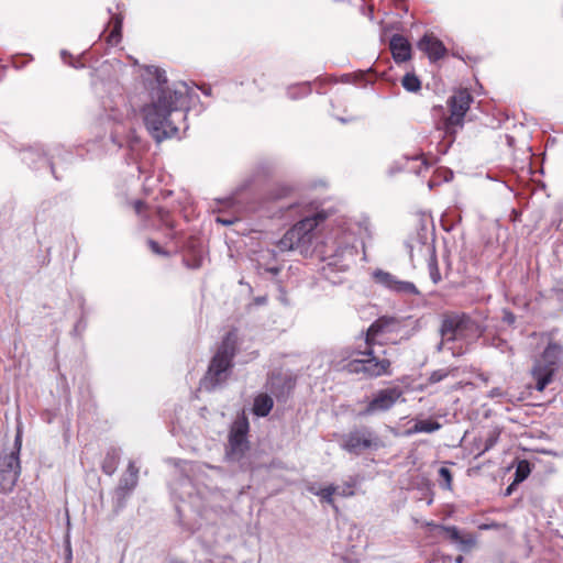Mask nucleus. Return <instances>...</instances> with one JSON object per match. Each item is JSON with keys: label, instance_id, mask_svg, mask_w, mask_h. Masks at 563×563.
<instances>
[{"label": "nucleus", "instance_id": "obj_1", "mask_svg": "<svg viewBox=\"0 0 563 563\" xmlns=\"http://www.w3.org/2000/svg\"><path fill=\"white\" fill-rule=\"evenodd\" d=\"M147 71L155 78V86L151 88V102L142 109L143 119L153 139L162 142L177 135L178 122L186 119L191 89L185 82L173 89L167 87L166 73L158 67H148Z\"/></svg>", "mask_w": 563, "mask_h": 563}, {"label": "nucleus", "instance_id": "obj_2", "mask_svg": "<svg viewBox=\"0 0 563 563\" xmlns=\"http://www.w3.org/2000/svg\"><path fill=\"white\" fill-rule=\"evenodd\" d=\"M360 230V224L342 219L324 242V264L321 267V275L330 283H342L340 274L345 273L355 262L356 235Z\"/></svg>", "mask_w": 563, "mask_h": 563}, {"label": "nucleus", "instance_id": "obj_3", "mask_svg": "<svg viewBox=\"0 0 563 563\" xmlns=\"http://www.w3.org/2000/svg\"><path fill=\"white\" fill-rule=\"evenodd\" d=\"M113 90L102 100L106 117L117 124V128L111 132V139L120 147L128 145L133 150L140 144V140L132 133L130 122L135 115V110L126 102L121 87L115 85Z\"/></svg>", "mask_w": 563, "mask_h": 563}, {"label": "nucleus", "instance_id": "obj_4", "mask_svg": "<svg viewBox=\"0 0 563 563\" xmlns=\"http://www.w3.org/2000/svg\"><path fill=\"white\" fill-rule=\"evenodd\" d=\"M394 322L393 319L379 318L367 330L364 340L354 349L342 350V361L352 358L354 355L366 356L365 376L376 378L384 375H390V361L378 358L375 352V345L380 344L378 335L387 330Z\"/></svg>", "mask_w": 563, "mask_h": 563}, {"label": "nucleus", "instance_id": "obj_5", "mask_svg": "<svg viewBox=\"0 0 563 563\" xmlns=\"http://www.w3.org/2000/svg\"><path fill=\"white\" fill-rule=\"evenodd\" d=\"M299 214L302 217L301 220L294 224L278 242V247L283 252L295 249H300L301 252L307 251L312 243L314 229L325 219V213L319 211L313 203L302 207Z\"/></svg>", "mask_w": 563, "mask_h": 563}, {"label": "nucleus", "instance_id": "obj_6", "mask_svg": "<svg viewBox=\"0 0 563 563\" xmlns=\"http://www.w3.org/2000/svg\"><path fill=\"white\" fill-rule=\"evenodd\" d=\"M236 341V331L233 330L228 332L216 355L211 360L207 375L200 383V388L211 391L227 380L232 367Z\"/></svg>", "mask_w": 563, "mask_h": 563}, {"label": "nucleus", "instance_id": "obj_7", "mask_svg": "<svg viewBox=\"0 0 563 563\" xmlns=\"http://www.w3.org/2000/svg\"><path fill=\"white\" fill-rule=\"evenodd\" d=\"M563 356V349L559 343L551 342L544 351L534 360L531 375L536 382V389L542 391L552 383L559 371Z\"/></svg>", "mask_w": 563, "mask_h": 563}, {"label": "nucleus", "instance_id": "obj_8", "mask_svg": "<svg viewBox=\"0 0 563 563\" xmlns=\"http://www.w3.org/2000/svg\"><path fill=\"white\" fill-rule=\"evenodd\" d=\"M442 343L439 349H442L448 342L456 340H473L479 335V329L476 321L468 316L452 314L443 320L441 327Z\"/></svg>", "mask_w": 563, "mask_h": 563}, {"label": "nucleus", "instance_id": "obj_9", "mask_svg": "<svg viewBox=\"0 0 563 563\" xmlns=\"http://www.w3.org/2000/svg\"><path fill=\"white\" fill-rule=\"evenodd\" d=\"M22 446V429L18 426L14 439V451L0 457V492L10 493L20 476L19 454Z\"/></svg>", "mask_w": 563, "mask_h": 563}, {"label": "nucleus", "instance_id": "obj_10", "mask_svg": "<svg viewBox=\"0 0 563 563\" xmlns=\"http://www.w3.org/2000/svg\"><path fill=\"white\" fill-rule=\"evenodd\" d=\"M379 440L368 428L362 427L343 434L340 440L341 448L352 454H361L365 450L376 449Z\"/></svg>", "mask_w": 563, "mask_h": 563}, {"label": "nucleus", "instance_id": "obj_11", "mask_svg": "<svg viewBox=\"0 0 563 563\" xmlns=\"http://www.w3.org/2000/svg\"><path fill=\"white\" fill-rule=\"evenodd\" d=\"M472 96L466 90H460L449 100L450 115L443 123L446 134H453L456 128L463 125V120L470 109Z\"/></svg>", "mask_w": 563, "mask_h": 563}, {"label": "nucleus", "instance_id": "obj_12", "mask_svg": "<svg viewBox=\"0 0 563 563\" xmlns=\"http://www.w3.org/2000/svg\"><path fill=\"white\" fill-rule=\"evenodd\" d=\"M428 526L432 527L434 530L443 532L445 538L455 544L457 550L461 552H468L476 545V538L474 534L462 531L455 526H443L437 523H428Z\"/></svg>", "mask_w": 563, "mask_h": 563}, {"label": "nucleus", "instance_id": "obj_13", "mask_svg": "<svg viewBox=\"0 0 563 563\" xmlns=\"http://www.w3.org/2000/svg\"><path fill=\"white\" fill-rule=\"evenodd\" d=\"M428 526L432 527L434 530L443 532L445 538L455 544L457 550L461 552H468L476 545V538L474 534L462 531L455 526H443L437 523H428Z\"/></svg>", "mask_w": 563, "mask_h": 563}, {"label": "nucleus", "instance_id": "obj_14", "mask_svg": "<svg viewBox=\"0 0 563 563\" xmlns=\"http://www.w3.org/2000/svg\"><path fill=\"white\" fill-rule=\"evenodd\" d=\"M401 396L402 390L399 387L380 389L368 402L367 407L363 411V415L369 416L378 411L389 410Z\"/></svg>", "mask_w": 563, "mask_h": 563}, {"label": "nucleus", "instance_id": "obj_15", "mask_svg": "<svg viewBox=\"0 0 563 563\" xmlns=\"http://www.w3.org/2000/svg\"><path fill=\"white\" fill-rule=\"evenodd\" d=\"M249 431V422L246 418H241L234 421L230 435L228 455L231 460H235L246 449V434Z\"/></svg>", "mask_w": 563, "mask_h": 563}, {"label": "nucleus", "instance_id": "obj_16", "mask_svg": "<svg viewBox=\"0 0 563 563\" xmlns=\"http://www.w3.org/2000/svg\"><path fill=\"white\" fill-rule=\"evenodd\" d=\"M373 277L376 283L380 284L382 286H384L385 288H387L391 291L399 292V294H409V295H418L419 294V290L417 289L415 284H412L410 282H406V280H400L396 276H394L393 274H390L388 272H385L382 269H376L373 273Z\"/></svg>", "mask_w": 563, "mask_h": 563}, {"label": "nucleus", "instance_id": "obj_17", "mask_svg": "<svg viewBox=\"0 0 563 563\" xmlns=\"http://www.w3.org/2000/svg\"><path fill=\"white\" fill-rule=\"evenodd\" d=\"M418 48L423 52L430 62H438L446 55V47L433 34H424L418 42Z\"/></svg>", "mask_w": 563, "mask_h": 563}, {"label": "nucleus", "instance_id": "obj_18", "mask_svg": "<svg viewBox=\"0 0 563 563\" xmlns=\"http://www.w3.org/2000/svg\"><path fill=\"white\" fill-rule=\"evenodd\" d=\"M389 47L396 63H405L411 58L410 43L402 35L395 34L390 38Z\"/></svg>", "mask_w": 563, "mask_h": 563}, {"label": "nucleus", "instance_id": "obj_19", "mask_svg": "<svg viewBox=\"0 0 563 563\" xmlns=\"http://www.w3.org/2000/svg\"><path fill=\"white\" fill-rule=\"evenodd\" d=\"M420 251L427 256L428 271L432 283L438 284L441 280V274L438 266L434 246L431 244H423L420 246Z\"/></svg>", "mask_w": 563, "mask_h": 563}, {"label": "nucleus", "instance_id": "obj_20", "mask_svg": "<svg viewBox=\"0 0 563 563\" xmlns=\"http://www.w3.org/2000/svg\"><path fill=\"white\" fill-rule=\"evenodd\" d=\"M336 489L338 488L333 484L325 487H320L317 483H309L307 485V490L309 493L318 496L322 503L331 505L335 510H338V507L334 504L333 496L335 495Z\"/></svg>", "mask_w": 563, "mask_h": 563}, {"label": "nucleus", "instance_id": "obj_21", "mask_svg": "<svg viewBox=\"0 0 563 563\" xmlns=\"http://www.w3.org/2000/svg\"><path fill=\"white\" fill-rule=\"evenodd\" d=\"M342 351L339 352L338 357L340 361L333 360L332 363L338 369H345L351 374H364L365 375V358H349L342 361Z\"/></svg>", "mask_w": 563, "mask_h": 563}, {"label": "nucleus", "instance_id": "obj_22", "mask_svg": "<svg viewBox=\"0 0 563 563\" xmlns=\"http://www.w3.org/2000/svg\"><path fill=\"white\" fill-rule=\"evenodd\" d=\"M440 428L441 424L435 420H418L410 429L407 430V434L432 433Z\"/></svg>", "mask_w": 563, "mask_h": 563}, {"label": "nucleus", "instance_id": "obj_23", "mask_svg": "<svg viewBox=\"0 0 563 563\" xmlns=\"http://www.w3.org/2000/svg\"><path fill=\"white\" fill-rule=\"evenodd\" d=\"M273 399L268 395H258L254 399L253 412L258 417H266L273 408Z\"/></svg>", "mask_w": 563, "mask_h": 563}, {"label": "nucleus", "instance_id": "obj_24", "mask_svg": "<svg viewBox=\"0 0 563 563\" xmlns=\"http://www.w3.org/2000/svg\"><path fill=\"white\" fill-rule=\"evenodd\" d=\"M109 25L112 29L107 36V43L111 46H114L121 41L122 18L119 15H113Z\"/></svg>", "mask_w": 563, "mask_h": 563}, {"label": "nucleus", "instance_id": "obj_25", "mask_svg": "<svg viewBox=\"0 0 563 563\" xmlns=\"http://www.w3.org/2000/svg\"><path fill=\"white\" fill-rule=\"evenodd\" d=\"M119 459H120L119 450H117V449L109 450L106 454V457H104V460L102 462V466H101L103 473H106L107 475H112L117 470Z\"/></svg>", "mask_w": 563, "mask_h": 563}, {"label": "nucleus", "instance_id": "obj_26", "mask_svg": "<svg viewBox=\"0 0 563 563\" xmlns=\"http://www.w3.org/2000/svg\"><path fill=\"white\" fill-rule=\"evenodd\" d=\"M311 92L310 85L308 82L298 84L288 88V96L291 99H298L308 96Z\"/></svg>", "mask_w": 563, "mask_h": 563}, {"label": "nucleus", "instance_id": "obj_27", "mask_svg": "<svg viewBox=\"0 0 563 563\" xmlns=\"http://www.w3.org/2000/svg\"><path fill=\"white\" fill-rule=\"evenodd\" d=\"M402 87L410 92H416L420 90L421 82L419 78L415 74H406L401 80Z\"/></svg>", "mask_w": 563, "mask_h": 563}, {"label": "nucleus", "instance_id": "obj_28", "mask_svg": "<svg viewBox=\"0 0 563 563\" xmlns=\"http://www.w3.org/2000/svg\"><path fill=\"white\" fill-rule=\"evenodd\" d=\"M531 473L530 463L526 460L519 461L515 472V483L523 482Z\"/></svg>", "mask_w": 563, "mask_h": 563}, {"label": "nucleus", "instance_id": "obj_29", "mask_svg": "<svg viewBox=\"0 0 563 563\" xmlns=\"http://www.w3.org/2000/svg\"><path fill=\"white\" fill-rule=\"evenodd\" d=\"M439 481H440V486L442 488L451 489V487H452V474H451V471L448 467L442 466V467L439 468Z\"/></svg>", "mask_w": 563, "mask_h": 563}, {"label": "nucleus", "instance_id": "obj_30", "mask_svg": "<svg viewBox=\"0 0 563 563\" xmlns=\"http://www.w3.org/2000/svg\"><path fill=\"white\" fill-rule=\"evenodd\" d=\"M455 368H440V369H437L434 372L431 373L430 377H429V382L432 383V384H435V383H439L441 380H443L444 378H446L448 376L450 375H454L455 373Z\"/></svg>", "mask_w": 563, "mask_h": 563}, {"label": "nucleus", "instance_id": "obj_31", "mask_svg": "<svg viewBox=\"0 0 563 563\" xmlns=\"http://www.w3.org/2000/svg\"><path fill=\"white\" fill-rule=\"evenodd\" d=\"M499 435L500 432L497 429L492 430L484 440V448L481 451V454L490 450L498 442Z\"/></svg>", "mask_w": 563, "mask_h": 563}, {"label": "nucleus", "instance_id": "obj_32", "mask_svg": "<svg viewBox=\"0 0 563 563\" xmlns=\"http://www.w3.org/2000/svg\"><path fill=\"white\" fill-rule=\"evenodd\" d=\"M354 486L355 483L353 482H346L343 485H335V487L338 488L335 490V495L341 497H351L354 495Z\"/></svg>", "mask_w": 563, "mask_h": 563}, {"label": "nucleus", "instance_id": "obj_33", "mask_svg": "<svg viewBox=\"0 0 563 563\" xmlns=\"http://www.w3.org/2000/svg\"><path fill=\"white\" fill-rule=\"evenodd\" d=\"M157 220L163 227H166L169 230H173L174 224L168 211L159 208L156 212Z\"/></svg>", "mask_w": 563, "mask_h": 563}, {"label": "nucleus", "instance_id": "obj_34", "mask_svg": "<svg viewBox=\"0 0 563 563\" xmlns=\"http://www.w3.org/2000/svg\"><path fill=\"white\" fill-rule=\"evenodd\" d=\"M411 165L408 166V170L420 175L424 169H428V164L424 159H420L418 157H415L410 161Z\"/></svg>", "mask_w": 563, "mask_h": 563}, {"label": "nucleus", "instance_id": "obj_35", "mask_svg": "<svg viewBox=\"0 0 563 563\" xmlns=\"http://www.w3.org/2000/svg\"><path fill=\"white\" fill-rule=\"evenodd\" d=\"M128 475H131L130 486H136L137 484V475L139 468L135 466L134 462H130L128 466Z\"/></svg>", "mask_w": 563, "mask_h": 563}, {"label": "nucleus", "instance_id": "obj_36", "mask_svg": "<svg viewBox=\"0 0 563 563\" xmlns=\"http://www.w3.org/2000/svg\"><path fill=\"white\" fill-rule=\"evenodd\" d=\"M131 475H125L121 478L119 489L123 492H131L135 486H130Z\"/></svg>", "mask_w": 563, "mask_h": 563}, {"label": "nucleus", "instance_id": "obj_37", "mask_svg": "<svg viewBox=\"0 0 563 563\" xmlns=\"http://www.w3.org/2000/svg\"><path fill=\"white\" fill-rule=\"evenodd\" d=\"M219 202L221 205H223V208H232L234 207L235 202H236V198L235 197H227L222 200H219ZM222 210V207L219 208V211Z\"/></svg>", "mask_w": 563, "mask_h": 563}, {"label": "nucleus", "instance_id": "obj_38", "mask_svg": "<svg viewBox=\"0 0 563 563\" xmlns=\"http://www.w3.org/2000/svg\"><path fill=\"white\" fill-rule=\"evenodd\" d=\"M238 220H239V217H233V218L217 217V222H219L223 225H231Z\"/></svg>", "mask_w": 563, "mask_h": 563}, {"label": "nucleus", "instance_id": "obj_39", "mask_svg": "<svg viewBox=\"0 0 563 563\" xmlns=\"http://www.w3.org/2000/svg\"><path fill=\"white\" fill-rule=\"evenodd\" d=\"M488 396L490 398L504 397L505 396V391L501 388L496 387V388H493L489 391Z\"/></svg>", "mask_w": 563, "mask_h": 563}, {"label": "nucleus", "instance_id": "obj_40", "mask_svg": "<svg viewBox=\"0 0 563 563\" xmlns=\"http://www.w3.org/2000/svg\"><path fill=\"white\" fill-rule=\"evenodd\" d=\"M148 245H150L151 250H152L154 253H156V254H163L162 249H161V246L158 245V243H157V242H155V241H153V240H150V241H148Z\"/></svg>", "mask_w": 563, "mask_h": 563}, {"label": "nucleus", "instance_id": "obj_41", "mask_svg": "<svg viewBox=\"0 0 563 563\" xmlns=\"http://www.w3.org/2000/svg\"><path fill=\"white\" fill-rule=\"evenodd\" d=\"M144 209V203L141 200H136L134 202V210L135 212L141 216Z\"/></svg>", "mask_w": 563, "mask_h": 563}, {"label": "nucleus", "instance_id": "obj_42", "mask_svg": "<svg viewBox=\"0 0 563 563\" xmlns=\"http://www.w3.org/2000/svg\"><path fill=\"white\" fill-rule=\"evenodd\" d=\"M504 319L508 323H514L515 322V316L511 312H505V318Z\"/></svg>", "mask_w": 563, "mask_h": 563}, {"label": "nucleus", "instance_id": "obj_43", "mask_svg": "<svg viewBox=\"0 0 563 563\" xmlns=\"http://www.w3.org/2000/svg\"><path fill=\"white\" fill-rule=\"evenodd\" d=\"M266 271L269 272L273 275H277L279 273L280 268L277 267V266H274V267L267 268Z\"/></svg>", "mask_w": 563, "mask_h": 563}, {"label": "nucleus", "instance_id": "obj_44", "mask_svg": "<svg viewBox=\"0 0 563 563\" xmlns=\"http://www.w3.org/2000/svg\"><path fill=\"white\" fill-rule=\"evenodd\" d=\"M556 297H558V300L563 302V289L556 290Z\"/></svg>", "mask_w": 563, "mask_h": 563}, {"label": "nucleus", "instance_id": "obj_45", "mask_svg": "<svg viewBox=\"0 0 563 563\" xmlns=\"http://www.w3.org/2000/svg\"><path fill=\"white\" fill-rule=\"evenodd\" d=\"M498 347H500L503 352H505V351H506V349H509V346H508V344H507L506 342H501V343L498 345Z\"/></svg>", "mask_w": 563, "mask_h": 563}, {"label": "nucleus", "instance_id": "obj_46", "mask_svg": "<svg viewBox=\"0 0 563 563\" xmlns=\"http://www.w3.org/2000/svg\"><path fill=\"white\" fill-rule=\"evenodd\" d=\"M454 561L455 563H464V558L462 555H457Z\"/></svg>", "mask_w": 563, "mask_h": 563}, {"label": "nucleus", "instance_id": "obj_47", "mask_svg": "<svg viewBox=\"0 0 563 563\" xmlns=\"http://www.w3.org/2000/svg\"><path fill=\"white\" fill-rule=\"evenodd\" d=\"M184 466H185V468H190V470L192 468V464L188 463V462H185Z\"/></svg>", "mask_w": 563, "mask_h": 563}, {"label": "nucleus", "instance_id": "obj_48", "mask_svg": "<svg viewBox=\"0 0 563 563\" xmlns=\"http://www.w3.org/2000/svg\"><path fill=\"white\" fill-rule=\"evenodd\" d=\"M62 58H63V60H64L65 63H68V62L66 60V52H64V51L62 52Z\"/></svg>", "mask_w": 563, "mask_h": 563}, {"label": "nucleus", "instance_id": "obj_49", "mask_svg": "<svg viewBox=\"0 0 563 563\" xmlns=\"http://www.w3.org/2000/svg\"><path fill=\"white\" fill-rule=\"evenodd\" d=\"M256 301H257L258 303H263V302H265V298H257V300H256Z\"/></svg>", "mask_w": 563, "mask_h": 563}, {"label": "nucleus", "instance_id": "obj_50", "mask_svg": "<svg viewBox=\"0 0 563 563\" xmlns=\"http://www.w3.org/2000/svg\"><path fill=\"white\" fill-rule=\"evenodd\" d=\"M202 91L205 95H209V89H203Z\"/></svg>", "mask_w": 563, "mask_h": 563}, {"label": "nucleus", "instance_id": "obj_51", "mask_svg": "<svg viewBox=\"0 0 563 563\" xmlns=\"http://www.w3.org/2000/svg\"><path fill=\"white\" fill-rule=\"evenodd\" d=\"M433 187V183L429 181V188L431 189Z\"/></svg>", "mask_w": 563, "mask_h": 563}, {"label": "nucleus", "instance_id": "obj_52", "mask_svg": "<svg viewBox=\"0 0 563 563\" xmlns=\"http://www.w3.org/2000/svg\"><path fill=\"white\" fill-rule=\"evenodd\" d=\"M481 528H482V529H487V528H488V526H487V525H484V526H482Z\"/></svg>", "mask_w": 563, "mask_h": 563}, {"label": "nucleus", "instance_id": "obj_53", "mask_svg": "<svg viewBox=\"0 0 563 563\" xmlns=\"http://www.w3.org/2000/svg\"><path fill=\"white\" fill-rule=\"evenodd\" d=\"M339 120H340L341 122H346V120H345V119H343V118H340Z\"/></svg>", "mask_w": 563, "mask_h": 563}]
</instances>
